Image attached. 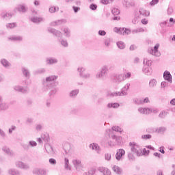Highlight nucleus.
Wrapping results in <instances>:
<instances>
[{"label": "nucleus", "instance_id": "nucleus-52", "mask_svg": "<svg viewBox=\"0 0 175 175\" xmlns=\"http://www.w3.org/2000/svg\"><path fill=\"white\" fill-rule=\"evenodd\" d=\"M151 137H152V135H151L150 134H146L142 135L141 139H142L143 140H150Z\"/></svg>", "mask_w": 175, "mask_h": 175}, {"label": "nucleus", "instance_id": "nucleus-12", "mask_svg": "<svg viewBox=\"0 0 175 175\" xmlns=\"http://www.w3.org/2000/svg\"><path fill=\"white\" fill-rule=\"evenodd\" d=\"M125 157V150L124 149H118L116 154V159L117 161H122Z\"/></svg>", "mask_w": 175, "mask_h": 175}, {"label": "nucleus", "instance_id": "nucleus-38", "mask_svg": "<svg viewBox=\"0 0 175 175\" xmlns=\"http://www.w3.org/2000/svg\"><path fill=\"white\" fill-rule=\"evenodd\" d=\"M63 150H64V152L66 154H68L69 151H70V144L69 143H66L63 146Z\"/></svg>", "mask_w": 175, "mask_h": 175}, {"label": "nucleus", "instance_id": "nucleus-17", "mask_svg": "<svg viewBox=\"0 0 175 175\" xmlns=\"http://www.w3.org/2000/svg\"><path fill=\"white\" fill-rule=\"evenodd\" d=\"M48 31L49 32H50V33H53V35H54L57 38L62 37V33L60 31H58L54 28L49 27L48 29Z\"/></svg>", "mask_w": 175, "mask_h": 175}, {"label": "nucleus", "instance_id": "nucleus-32", "mask_svg": "<svg viewBox=\"0 0 175 175\" xmlns=\"http://www.w3.org/2000/svg\"><path fill=\"white\" fill-rule=\"evenodd\" d=\"M8 174L10 175H21V173L18 171V170L11 168L8 170Z\"/></svg>", "mask_w": 175, "mask_h": 175}, {"label": "nucleus", "instance_id": "nucleus-45", "mask_svg": "<svg viewBox=\"0 0 175 175\" xmlns=\"http://www.w3.org/2000/svg\"><path fill=\"white\" fill-rule=\"evenodd\" d=\"M120 132V133L122 132V129L120 128L118 126H112V131H111V133H113V132Z\"/></svg>", "mask_w": 175, "mask_h": 175}, {"label": "nucleus", "instance_id": "nucleus-28", "mask_svg": "<svg viewBox=\"0 0 175 175\" xmlns=\"http://www.w3.org/2000/svg\"><path fill=\"white\" fill-rule=\"evenodd\" d=\"M143 72L147 76H150L151 75V73H152V69L151 68V67H147L144 66L143 68Z\"/></svg>", "mask_w": 175, "mask_h": 175}, {"label": "nucleus", "instance_id": "nucleus-31", "mask_svg": "<svg viewBox=\"0 0 175 175\" xmlns=\"http://www.w3.org/2000/svg\"><path fill=\"white\" fill-rule=\"evenodd\" d=\"M42 139L43 141H44L45 143H48L49 140V135L46 134V135H42V138H38L37 142H38V143L42 144Z\"/></svg>", "mask_w": 175, "mask_h": 175}, {"label": "nucleus", "instance_id": "nucleus-42", "mask_svg": "<svg viewBox=\"0 0 175 175\" xmlns=\"http://www.w3.org/2000/svg\"><path fill=\"white\" fill-rule=\"evenodd\" d=\"M116 44L118 49H120V50H124V49H125V43L122 41L117 42Z\"/></svg>", "mask_w": 175, "mask_h": 175}, {"label": "nucleus", "instance_id": "nucleus-40", "mask_svg": "<svg viewBox=\"0 0 175 175\" xmlns=\"http://www.w3.org/2000/svg\"><path fill=\"white\" fill-rule=\"evenodd\" d=\"M16 9L18 12H20L22 13H25V12H27V7H25V5H20L17 7Z\"/></svg>", "mask_w": 175, "mask_h": 175}, {"label": "nucleus", "instance_id": "nucleus-6", "mask_svg": "<svg viewBox=\"0 0 175 175\" xmlns=\"http://www.w3.org/2000/svg\"><path fill=\"white\" fill-rule=\"evenodd\" d=\"M13 90H15L16 92H18L19 94H23V95H25L29 92V90H28L27 87H24L21 85H15L13 87Z\"/></svg>", "mask_w": 175, "mask_h": 175}, {"label": "nucleus", "instance_id": "nucleus-48", "mask_svg": "<svg viewBox=\"0 0 175 175\" xmlns=\"http://www.w3.org/2000/svg\"><path fill=\"white\" fill-rule=\"evenodd\" d=\"M96 173V169L93 168L90 170L88 172H84L83 175H94Z\"/></svg>", "mask_w": 175, "mask_h": 175}, {"label": "nucleus", "instance_id": "nucleus-57", "mask_svg": "<svg viewBox=\"0 0 175 175\" xmlns=\"http://www.w3.org/2000/svg\"><path fill=\"white\" fill-rule=\"evenodd\" d=\"M167 116V111H162L160 112L159 117V118H165Z\"/></svg>", "mask_w": 175, "mask_h": 175}, {"label": "nucleus", "instance_id": "nucleus-27", "mask_svg": "<svg viewBox=\"0 0 175 175\" xmlns=\"http://www.w3.org/2000/svg\"><path fill=\"white\" fill-rule=\"evenodd\" d=\"M62 31L66 38H70V29L69 27H64L62 29Z\"/></svg>", "mask_w": 175, "mask_h": 175}, {"label": "nucleus", "instance_id": "nucleus-53", "mask_svg": "<svg viewBox=\"0 0 175 175\" xmlns=\"http://www.w3.org/2000/svg\"><path fill=\"white\" fill-rule=\"evenodd\" d=\"M43 124H38L36 125V131H37V132H40L42 131V129H43Z\"/></svg>", "mask_w": 175, "mask_h": 175}, {"label": "nucleus", "instance_id": "nucleus-50", "mask_svg": "<svg viewBox=\"0 0 175 175\" xmlns=\"http://www.w3.org/2000/svg\"><path fill=\"white\" fill-rule=\"evenodd\" d=\"M110 43H111V39L110 38H106L104 40V44L106 47H109Z\"/></svg>", "mask_w": 175, "mask_h": 175}, {"label": "nucleus", "instance_id": "nucleus-19", "mask_svg": "<svg viewBox=\"0 0 175 175\" xmlns=\"http://www.w3.org/2000/svg\"><path fill=\"white\" fill-rule=\"evenodd\" d=\"M79 92H80V90L79 89L71 90L68 93V96L69 98H70V99H76V98H77V96L79 95Z\"/></svg>", "mask_w": 175, "mask_h": 175}, {"label": "nucleus", "instance_id": "nucleus-18", "mask_svg": "<svg viewBox=\"0 0 175 175\" xmlns=\"http://www.w3.org/2000/svg\"><path fill=\"white\" fill-rule=\"evenodd\" d=\"M8 40H10L11 42H23L24 40V38L21 36H10L8 37Z\"/></svg>", "mask_w": 175, "mask_h": 175}, {"label": "nucleus", "instance_id": "nucleus-60", "mask_svg": "<svg viewBox=\"0 0 175 175\" xmlns=\"http://www.w3.org/2000/svg\"><path fill=\"white\" fill-rule=\"evenodd\" d=\"M89 8L91 10L94 11V10H96L98 9V5L95 3H92V4L90 5Z\"/></svg>", "mask_w": 175, "mask_h": 175}, {"label": "nucleus", "instance_id": "nucleus-5", "mask_svg": "<svg viewBox=\"0 0 175 175\" xmlns=\"http://www.w3.org/2000/svg\"><path fill=\"white\" fill-rule=\"evenodd\" d=\"M85 70H87V69L85 68V67L83 66H79L77 69V72H78L79 77H81V79H84L85 80L91 79V74L90 72L85 73Z\"/></svg>", "mask_w": 175, "mask_h": 175}, {"label": "nucleus", "instance_id": "nucleus-55", "mask_svg": "<svg viewBox=\"0 0 175 175\" xmlns=\"http://www.w3.org/2000/svg\"><path fill=\"white\" fill-rule=\"evenodd\" d=\"M122 3L125 8H131V2L128 1V0H122Z\"/></svg>", "mask_w": 175, "mask_h": 175}, {"label": "nucleus", "instance_id": "nucleus-49", "mask_svg": "<svg viewBox=\"0 0 175 175\" xmlns=\"http://www.w3.org/2000/svg\"><path fill=\"white\" fill-rule=\"evenodd\" d=\"M139 18H141L137 14H135L134 18L132 20V23L136 25L139 23Z\"/></svg>", "mask_w": 175, "mask_h": 175}, {"label": "nucleus", "instance_id": "nucleus-24", "mask_svg": "<svg viewBox=\"0 0 175 175\" xmlns=\"http://www.w3.org/2000/svg\"><path fill=\"white\" fill-rule=\"evenodd\" d=\"M90 148L92 150H95L96 151L97 154H100V146L98 145L96 143H92L90 145Z\"/></svg>", "mask_w": 175, "mask_h": 175}, {"label": "nucleus", "instance_id": "nucleus-51", "mask_svg": "<svg viewBox=\"0 0 175 175\" xmlns=\"http://www.w3.org/2000/svg\"><path fill=\"white\" fill-rule=\"evenodd\" d=\"M133 102L135 103V105H143V100L141 98H133Z\"/></svg>", "mask_w": 175, "mask_h": 175}, {"label": "nucleus", "instance_id": "nucleus-33", "mask_svg": "<svg viewBox=\"0 0 175 175\" xmlns=\"http://www.w3.org/2000/svg\"><path fill=\"white\" fill-rule=\"evenodd\" d=\"M45 150L48 154H54V149L53 148V146H51V145L50 144L45 145Z\"/></svg>", "mask_w": 175, "mask_h": 175}, {"label": "nucleus", "instance_id": "nucleus-26", "mask_svg": "<svg viewBox=\"0 0 175 175\" xmlns=\"http://www.w3.org/2000/svg\"><path fill=\"white\" fill-rule=\"evenodd\" d=\"M163 78L170 83H172V74L169 71H165L163 73Z\"/></svg>", "mask_w": 175, "mask_h": 175}, {"label": "nucleus", "instance_id": "nucleus-3", "mask_svg": "<svg viewBox=\"0 0 175 175\" xmlns=\"http://www.w3.org/2000/svg\"><path fill=\"white\" fill-rule=\"evenodd\" d=\"M107 73H109V66L107 65H104L96 73V79H98V80H105Z\"/></svg>", "mask_w": 175, "mask_h": 175}, {"label": "nucleus", "instance_id": "nucleus-36", "mask_svg": "<svg viewBox=\"0 0 175 175\" xmlns=\"http://www.w3.org/2000/svg\"><path fill=\"white\" fill-rule=\"evenodd\" d=\"M112 170L115 173H117L118 174H122V170L118 165H113L112 167Z\"/></svg>", "mask_w": 175, "mask_h": 175}, {"label": "nucleus", "instance_id": "nucleus-8", "mask_svg": "<svg viewBox=\"0 0 175 175\" xmlns=\"http://www.w3.org/2000/svg\"><path fill=\"white\" fill-rule=\"evenodd\" d=\"M15 165L16 167H18V169H22V170H29V169H31V166H29V164L24 163L21 161H16Z\"/></svg>", "mask_w": 175, "mask_h": 175}, {"label": "nucleus", "instance_id": "nucleus-16", "mask_svg": "<svg viewBox=\"0 0 175 175\" xmlns=\"http://www.w3.org/2000/svg\"><path fill=\"white\" fill-rule=\"evenodd\" d=\"M0 64L2 65V66H3V68H5V69H10V68H12V63H10V62H9L8 59H1L0 60Z\"/></svg>", "mask_w": 175, "mask_h": 175}, {"label": "nucleus", "instance_id": "nucleus-9", "mask_svg": "<svg viewBox=\"0 0 175 175\" xmlns=\"http://www.w3.org/2000/svg\"><path fill=\"white\" fill-rule=\"evenodd\" d=\"M125 81V77L124 74H115L113 75V81L116 83V84H120V83H122V81Z\"/></svg>", "mask_w": 175, "mask_h": 175}, {"label": "nucleus", "instance_id": "nucleus-34", "mask_svg": "<svg viewBox=\"0 0 175 175\" xmlns=\"http://www.w3.org/2000/svg\"><path fill=\"white\" fill-rule=\"evenodd\" d=\"M64 169L66 170H72V167L69 165V159L64 158Z\"/></svg>", "mask_w": 175, "mask_h": 175}, {"label": "nucleus", "instance_id": "nucleus-39", "mask_svg": "<svg viewBox=\"0 0 175 175\" xmlns=\"http://www.w3.org/2000/svg\"><path fill=\"white\" fill-rule=\"evenodd\" d=\"M143 63H144V66L150 67V66H151V64H152V60H150L147 58H144Z\"/></svg>", "mask_w": 175, "mask_h": 175}, {"label": "nucleus", "instance_id": "nucleus-62", "mask_svg": "<svg viewBox=\"0 0 175 175\" xmlns=\"http://www.w3.org/2000/svg\"><path fill=\"white\" fill-rule=\"evenodd\" d=\"M17 127L16 126H12L11 128L9 129L8 132L10 135H12L14 131H16Z\"/></svg>", "mask_w": 175, "mask_h": 175}, {"label": "nucleus", "instance_id": "nucleus-14", "mask_svg": "<svg viewBox=\"0 0 175 175\" xmlns=\"http://www.w3.org/2000/svg\"><path fill=\"white\" fill-rule=\"evenodd\" d=\"M45 62L46 65H57L58 64V59L54 57H46Z\"/></svg>", "mask_w": 175, "mask_h": 175}, {"label": "nucleus", "instance_id": "nucleus-54", "mask_svg": "<svg viewBox=\"0 0 175 175\" xmlns=\"http://www.w3.org/2000/svg\"><path fill=\"white\" fill-rule=\"evenodd\" d=\"M60 44H62V46H63V47H68V41H66V40H64V39H61L59 40Z\"/></svg>", "mask_w": 175, "mask_h": 175}, {"label": "nucleus", "instance_id": "nucleus-21", "mask_svg": "<svg viewBox=\"0 0 175 175\" xmlns=\"http://www.w3.org/2000/svg\"><path fill=\"white\" fill-rule=\"evenodd\" d=\"M66 23V19H61L56 21L51 22L50 25L51 27H57L58 25H62V24Z\"/></svg>", "mask_w": 175, "mask_h": 175}, {"label": "nucleus", "instance_id": "nucleus-37", "mask_svg": "<svg viewBox=\"0 0 175 175\" xmlns=\"http://www.w3.org/2000/svg\"><path fill=\"white\" fill-rule=\"evenodd\" d=\"M31 21L32 23H34L36 24H38L39 23H42V21H43V18H40V17H32L31 18Z\"/></svg>", "mask_w": 175, "mask_h": 175}, {"label": "nucleus", "instance_id": "nucleus-63", "mask_svg": "<svg viewBox=\"0 0 175 175\" xmlns=\"http://www.w3.org/2000/svg\"><path fill=\"white\" fill-rule=\"evenodd\" d=\"M105 161H110L111 159V154L106 153L105 154Z\"/></svg>", "mask_w": 175, "mask_h": 175}, {"label": "nucleus", "instance_id": "nucleus-22", "mask_svg": "<svg viewBox=\"0 0 175 175\" xmlns=\"http://www.w3.org/2000/svg\"><path fill=\"white\" fill-rule=\"evenodd\" d=\"M138 111L141 114H151V113H152V109L150 108L140 107L138 109Z\"/></svg>", "mask_w": 175, "mask_h": 175}, {"label": "nucleus", "instance_id": "nucleus-35", "mask_svg": "<svg viewBox=\"0 0 175 175\" xmlns=\"http://www.w3.org/2000/svg\"><path fill=\"white\" fill-rule=\"evenodd\" d=\"M166 131H167V129L165 126H160L156 129V132L157 133H160L161 135H163Z\"/></svg>", "mask_w": 175, "mask_h": 175}, {"label": "nucleus", "instance_id": "nucleus-13", "mask_svg": "<svg viewBox=\"0 0 175 175\" xmlns=\"http://www.w3.org/2000/svg\"><path fill=\"white\" fill-rule=\"evenodd\" d=\"M137 14L142 18V17H148L150 16V11L144 10V8H139Z\"/></svg>", "mask_w": 175, "mask_h": 175}, {"label": "nucleus", "instance_id": "nucleus-11", "mask_svg": "<svg viewBox=\"0 0 175 175\" xmlns=\"http://www.w3.org/2000/svg\"><path fill=\"white\" fill-rule=\"evenodd\" d=\"M72 165L75 168V170H77V172H80V170L83 169V164H81V160L80 159H73Z\"/></svg>", "mask_w": 175, "mask_h": 175}, {"label": "nucleus", "instance_id": "nucleus-2", "mask_svg": "<svg viewBox=\"0 0 175 175\" xmlns=\"http://www.w3.org/2000/svg\"><path fill=\"white\" fill-rule=\"evenodd\" d=\"M110 140L108 142L109 147H114V146H120L122 142V137L114 135V133H110Z\"/></svg>", "mask_w": 175, "mask_h": 175}, {"label": "nucleus", "instance_id": "nucleus-30", "mask_svg": "<svg viewBox=\"0 0 175 175\" xmlns=\"http://www.w3.org/2000/svg\"><path fill=\"white\" fill-rule=\"evenodd\" d=\"M2 151L7 154V155H9L10 157H13V152H12V150H10V149L8 146H3Z\"/></svg>", "mask_w": 175, "mask_h": 175}, {"label": "nucleus", "instance_id": "nucleus-4", "mask_svg": "<svg viewBox=\"0 0 175 175\" xmlns=\"http://www.w3.org/2000/svg\"><path fill=\"white\" fill-rule=\"evenodd\" d=\"M129 146L131 152L135 154L137 157H142V155H143L142 148L139 144H136V142H130Z\"/></svg>", "mask_w": 175, "mask_h": 175}, {"label": "nucleus", "instance_id": "nucleus-44", "mask_svg": "<svg viewBox=\"0 0 175 175\" xmlns=\"http://www.w3.org/2000/svg\"><path fill=\"white\" fill-rule=\"evenodd\" d=\"M9 109V105L6 103H2L0 104V110H8Z\"/></svg>", "mask_w": 175, "mask_h": 175}, {"label": "nucleus", "instance_id": "nucleus-58", "mask_svg": "<svg viewBox=\"0 0 175 175\" xmlns=\"http://www.w3.org/2000/svg\"><path fill=\"white\" fill-rule=\"evenodd\" d=\"M111 13L113 16H118V14H120V10H118V8H113L111 10Z\"/></svg>", "mask_w": 175, "mask_h": 175}, {"label": "nucleus", "instance_id": "nucleus-23", "mask_svg": "<svg viewBox=\"0 0 175 175\" xmlns=\"http://www.w3.org/2000/svg\"><path fill=\"white\" fill-rule=\"evenodd\" d=\"M36 146H38V143H36V142H35V141L31 140V141L29 142L28 145H27V144L23 145V147L24 150H29L30 147L33 148V147H36Z\"/></svg>", "mask_w": 175, "mask_h": 175}, {"label": "nucleus", "instance_id": "nucleus-64", "mask_svg": "<svg viewBox=\"0 0 175 175\" xmlns=\"http://www.w3.org/2000/svg\"><path fill=\"white\" fill-rule=\"evenodd\" d=\"M128 158H129V161H135V156L132 153L128 154Z\"/></svg>", "mask_w": 175, "mask_h": 175}, {"label": "nucleus", "instance_id": "nucleus-7", "mask_svg": "<svg viewBox=\"0 0 175 175\" xmlns=\"http://www.w3.org/2000/svg\"><path fill=\"white\" fill-rule=\"evenodd\" d=\"M159 44H156L154 46V49L151 48L148 50L149 54L152 55H154V57H161V52L159 51Z\"/></svg>", "mask_w": 175, "mask_h": 175}, {"label": "nucleus", "instance_id": "nucleus-10", "mask_svg": "<svg viewBox=\"0 0 175 175\" xmlns=\"http://www.w3.org/2000/svg\"><path fill=\"white\" fill-rule=\"evenodd\" d=\"M33 174L47 175V174H49V170H47L46 168H35L33 170Z\"/></svg>", "mask_w": 175, "mask_h": 175}, {"label": "nucleus", "instance_id": "nucleus-20", "mask_svg": "<svg viewBox=\"0 0 175 175\" xmlns=\"http://www.w3.org/2000/svg\"><path fill=\"white\" fill-rule=\"evenodd\" d=\"M21 72L23 73V75L25 77H26L27 79H30V77H31V71H29V69H28L25 67H22Z\"/></svg>", "mask_w": 175, "mask_h": 175}, {"label": "nucleus", "instance_id": "nucleus-15", "mask_svg": "<svg viewBox=\"0 0 175 175\" xmlns=\"http://www.w3.org/2000/svg\"><path fill=\"white\" fill-rule=\"evenodd\" d=\"M131 87V83H126L119 92L120 96H126L128 95V90Z\"/></svg>", "mask_w": 175, "mask_h": 175}, {"label": "nucleus", "instance_id": "nucleus-1", "mask_svg": "<svg viewBox=\"0 0 175 175\" xmlns=\"http://www.w3.org/2000/svg\"><path fill=\"white\" fill-rule=\"evenodd\" d=\"M58 79L57 75H51L46 77L45 79L42 81V91L47 92L50 90L49 96H54L57 94V86H55V80Z\"/></svg>", "mask_w": 175, "mask_h": 175}, {"label": "nucleus", "instance_id": "nucleus-41", "mask_svg": "<svg viewBox=\"0 0 175 175\" xmlns=\"http://www.w3.org/2000/svg\"><path fill=\"white\" fill-rule=\"evenodd\" d=\"M1 17L4 18V20H10V18H12V13H3L1 14Z\"/></svg>", "mask_w": 175, "mask_h": 175}, {"label": "nucleus", "instance_id": "nucleus-56", "mask_svg": "<svg viewBox=\"0 0 175 175\" xmlns=\"http://www.w3.org/2000/svg\"><path fill=\"white\" fill-rule=\"evenodd\" d=\"M46 73V68H40L36 71V75H42Z\"/></svg>", "mask_w": 175, "mask_h": 175}, {"label": "nucleus", "instance_id": "nucleus-25", "mask_svg": "<svg viewBox=\"0 0 175 175\" xmlns=\"http://www.w3.org/2000/svg\"><path fill=\"white\" fill-rule=\"evenodd\" d=\"M107 96L111 98H117V96H120V92H109Z\"/></svg>", "mask_w": 175, "mask_h": 175}, {"label": "nucleus", "instance_id": "nucleus-61", "mask_svg": "<svg viewBox=\"0 0 175 175\" xmlns=\"http://www.w3.org/2000/svg\"><path fill=\"white\" fill-rule=\"evenodd\" d=\"M167 85H169V83H167L166 81H163L161 83V88H163V90H165V88H166V87H167Z\"/></svg>", "mask_w": 175, "mask_h": 175}, {"label": "nucleus", "instance_id": "nucleus-43", "mask_svg": "<svg viewBox=\"0 0 175 175\" xmlns=\"http://www.w3.org/2000/svg\"><path fill=\"white\" fill-rule=\"evenodd\" d=\"M140 32H144V29H143L142 27H139L133 29L131 33H133V35H135V33H140Z\"/></svg>", "mask_w": 175, "mask_h": 175}, {"label": "nucleus", "instance_id": "nucleus-59", "mask_svg": "<svg viewBox=\"0 0 175 175\" xmlns=\"http://www.w3.org/2000/svg\"><path fill=\"white\" fill-rule=\"evenodd\" d=\"M124 29H125V28L115 27L113 29V31H114V32H116L117 33H122V31H124Z\"/></svg>", "mask_w": 175, "mask_h": 175}, {"label": "nucleus", "instance_id": "nucleus-47", "mask_svg": "<svg viewBox=\"0 0 175 175\" xmlns=\"http://www.w3.org/2000/svg\"><path fill=\"white\" fill-rule=\"evenodd\" d=\"M155 85H157V79H151L149 81L150 88H154V87H155Z\"/></svg>", "mask_w": 175, "mask_h": 175}, {"label": "nucleus", "instance_id": "nucleus-46", "mask_svg": "<svg viewBox=\"0 0 175 175\" xmlns=\"http://www.w3.org/2000/svg\"><path fill=\"white\" fill-rule=\"evenodd\" d=\"M59 10V7L58 6H51L49 8V13H55Z\"/></svg>", "mask_w": 175, "mask_h": 175}, {"label": "nucleus", "instance_id": "nucleus-29", "mask_svg": "<svg viewBox=\"0 0 175 175\" xmlns=\"http://www.w3.org/2000/svg\"><path fill=\"white\" fill-rule=\"evenodd\" d=\"M108 109H118L120 107V103H109L107 105Z\"/></svg>", "mask_w": 175, "mask_h": 175}]
</instances>
